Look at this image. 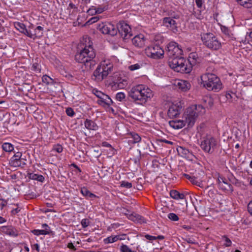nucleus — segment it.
Wrapping results in <instances>:
<instances>
[{
    "instance_id": "19",
    "label": "nucleus",
    "mask_w": 252,
    "mask_h": 252,
    "mask_svg": "<svg viewBox=\"0 0 252 252\" xmlns=\"http://www.w3.org/2000/svg\"><path fill=\"white\" fill-rule=\"evenodd\" d=\"M1 230L3 233L12 237H16L19 234V231L12 226H3Z\"/></svg>"
},
{
    "instance_id": "47",
    "label": "nucleus",
    "mask_w": 252,
    "mask_h": 252,
    "mask_svg": "<svg viewBox=\"0 0 252 252\" xmlns=\"http://www.w3.org/2000/svg\"><path fill=\"white\" fill-rule=\"evenodd\" d=\"M223 239L224 241V243L223 245L225 247H229L231 246L232 242H231V240L228 237L224 236L223 237Z\"/></svg>"
},
{
    "instance_id": "24",
    "label": "nucleus",
    "mask_w": 252,
    "mask_h": 252,
    "mask_svg": "<svg viewBox=\"0 0 252 252\" xmlns=\"http://www.w3.org/2000/svg\"><path fill=\"white\" fill-rule=\"evenodd\" d=\"M188 192L180 193L176 190H171L170 191V196L175 199H183L185 198L186 195H188Z\"/></svg>"
},
{
    "instance_id": "58",
    "label": "nucleus",
    "mask_w": 252,
    "mask_h": 252,
    "mask_svg": "<svg viewBox=\"0 0 252 252\" xmlns=\"http://www.w3.org/2000/svg\"><path fill=\"white\" fill-rule=\"evenodd\" d=\"M203 0H195V3L198 7L200 8L202 7Z\"/></svg>"
},
{
    "instance_id": "23",
    "label": "nucleus",
    "mask_w": 252,
    "mask_h": 252,
    "mask_svg": "<svg viewBox=\"0 0 252 252\" xmlns=\"http://www.w3.org/2000/svg\"><path fill=\"white\" fill-rule=\"evenodd\" d=\"M102 74H103V70L99 66H98L93 74L94 79L97 82L102 81L106 78L105 76H103Z\"/></svg>"
},
{
    "instance_id": "61",
    "label": "nucleus",
    "mask_w": 252,
    "mask_h": 252,
    "mask_svg": "<svg viewBox=\"0 0 252 252\" xmlns=\"http://www.w3.org/2000/svg\"><path fill=\"white\" fill-rule=\"evenodd\" d=\"M160 141H161V142H164L165 143H167V144H170V145H172L173 144L172 142L170 141H168V140H167L166 139H161V140H160Z\"/></svg>"
},
{
    "instance_id": "20",
    "label": "nucleus",
    "mask_w": 252,
    "mask_h": 252,
    "mask_svg": "<svg viewBox=\"0 0 252 252\" xmlns=\"http://www.w3.org/2000/svg\"><path fill=\"white\" fill-rule=\"evenodd\" d=\"M43 28L41 26H37L34 30V32H32L30 30L29 31V37L35 39L36 38H39L43 35Z\"/></svg>"
},
{
    "instance_id": "40",
    "label": "nucleus",
    "mask_w": 252,
    "mask_h": 252,
    "mask_svg": "<svg viewBox=\"0 0 252 252\" xmlns=\"http://www.w3.org/2000/svg\"><path fill=\"white\" fill-rule=\"evenodd\" d=\"M125 97V94L122 92L118 93L116 95V99L119 101H122Z\"/></svg>"
},
{
    "instance_id": "41",
    "label": "nucleus",
    "mask_w": 252,
    "mask_h": 252,
    "mask_svg": "<svg viewBox=\"0 0 252 252\" xmlns=\"http://www.w3.org/2000/svg\"><path fill=\"white\" fill-rule=\"evenodd\" d=\"M121 187L126 188V189H130L132 188V184L125 181H122L121 183Z\"/></svg>"
},
{
    "instance_id": "2",
    "label": "nucleus",
    "mask_w": 252,
    "mask_h": 252,
    "mask_svg": "<svg viewBox=\"0 0 252 252\" xmlns=\"http://www.w3.org/2000/svg\"><path fill=\"white\" fill-rule=\"evenodd\" d=\"M152 91L145 85L139 84L132 87L128 92V96L134 102L143 104L153 96Z\"/></svg>"
},
{
    "instance_id": "53",
    "label": "nucleus",
    "mask_w": 252,
    "mask_h": 252,
    "mask_svg": "<svg viewBox=\"0 0 252 252\" xmlns=\"http://www.w3.org/2000/svg\"><path fill=\"white\" fill-rule=\"evenodd\" d=\"M247 209L248 212L252 216V200L248 204Z\"/></svg>"
},
{
    "instance_id": "54",
    "label": "nucleus",
    "mask_w": 252,
    "mask_h": 252,
    "mask_svg": "<svg viewBox=\"0 0 252 252\" xmlns=\"http://www.w3.org/2000/svg\"><path fill=\"white\" fill-rule=\"evenodd\" d=\"M42 227L43 228V230H46L48 231V234L50 233V229L49 226L46 223H43L42 224Z\"/></svg>"
},
{
    "instance_id": "7",
    "label": "nucleus",
    "mask_w": 252,
    "mask_h": 252,
    "mask_svg": "<svg viewBox=\"0 0 252 252\" xmlns=\"http://www.w3.org/2000/svg\"><path fill=\"white\" fill-rule=\"evenodd\" d=\"M203 44L208 48L217 50L221 47V43L212 33L207 32L201 34Z\"/></svg>"
},
{
    "instance_id": "44",
    "label": "nucleus",
    "mask_w": 252,
    "mask_h": 252,
    "mask_svg": "<svg viewBox=\"0 0 252 252\" xmlns=\"http://www.w3.org/2000/svg\"><path fill=\"white\" fill-rule=\"evenodd\" d=\"M168 218L173 221H177L179 220L178 216L173 213H170L168 215Z\"/></svg>"
},
{
    "instance_id": "52",
    "label": "nucleus",
    "mask_w": 252,
    "mask_h": 252,
    "mask_svg": "<svg viewBox=\"0 0 252 252\" xmlns=\"http://www.w3.org/2000/svg\"><path fill=\"white\" fill-rule=\"evenodd\" d=\"M99 19V17L98 16L93 17L88 21V23H89L90 24H93L98 21Z\"/></svg>"
},
{
    "instance_id": "21",
    "label": "nucleus",
    "mask_w": 252,
    "mask_h": 252,
    "mask_svg": "<svg viewBox=\"0 0 252 252\" xmlns=\"http://www.w3.org/2000/svg\"><path fill=\"white\" fill-rule=\"evenodd\" d=\"M14 26L21 33L29 36L30 30L26 28L24 24L19 22H16L14 23Z\"/></svg>"
},
{
    "instance_id": "27",
    "label": "nucleus",
    "mask_w": 252,
    "mask_h": 252,
    "mask_svg": "<svg viewBox=\"0 0 252 252\" xmlns=\"http://www.w3.org/2000/svg\"><path fill=\"white\" fill-rule=\"evenodd\" d=\"M190 59H192L191 61L190 60V65L191 67H192L197 63H199L200 59L198 58L197 54L195 52L190 53Z\"/></svg>"
},
{
    "instance_id": "60",
    "label": "nucleus",
    "mask_w": 252,
    "mask_h": 252,
    "mask_svg": "<svg viewBox=\"0 0 252 252\" xmlns=\"http://www.w3.org/2000/svg\"><path fill=\"white\" fill-rule=\"evenodd\" d=\"M33 249H35L38 252H39V246L38 244H35L32 246Z\"/></svg>"
},
{
    "instance_id": "39",
    "label": "nucleus",
    "mask_w": 252,
    "mask_h": 252,
    "mask_svg": "<svg viewBox=\"0 0 252 252\" xmlns=\"http://www.w3.org/2000/svg\"><path fill=\"white\" fill-rule=\"evenodd\" d=\"M121 252H135L131 250L127 245L122 244L120 247Z\"/></svg>"
},
{
    "instance_id": "55",
    "label": "nucleus",
    "mask_w": 252,
    "mask_h": 252,
    "mask_svg": "<svg viewBox=\"0 0 252 252\" xmlns=\"http://www.w3.org/2000/svg\"><path fill=\"white\" fill-rule=\"evenodd\" d=\"M95 94L98 98H99V100H100L105 94L100 91H96Z\"/></svg>"
},
{
    "instance_id": "50",
    "label": "nucleus",
    "mask_w": 252,
    "mask_h": 252,
    "mask_svg": "<svg viewBox=\"0 0 252 252\" xmlns=\"http://www.w3.org/2000/svg\"><path fill=\"white\" fill-rule=\"evenodd\" d=\"M66 114L70 117H72L75 114V113L73 110L71 108H67L66 109Z\"/></svg>"
},
{
    "instance_id": "15",
    "label": "nucleus",
    "mask_w": 252,
    "mask_h": 252,
    "mask_svg": "<svg viewBox=\"0 0 252 252\" xmlns=\"http://www.w3.org/2000/svg\"><path fill=\"white\" fill-rule=\"evenodd\" d=\"M218 186L220 189L223 191L232 192L233 191L232 186L229 184L227 180L222 177H219L218 180Z\"/></svg>"
},
{
    "instance_id": "56",
    "label": "nucleus",
    "mask_w": 252,
    "mask_h": 252,
    "mask_svg": "<svg viewBox=\"0 0 252 252\" xmlns=\"http://www.w3.org/2000/svg\"><path fill=\"white\" fill-rule=\"evenodd\" d=\"M145 237L148 240L150 241H154L157 240V238H156V236H151L150 235H146Z\"/></svg>"
},
{
    "instance_id": "59",
    "label": "nucleus",
    "mask_w": 252,
    "mask_h": 252,
    "mask_svg": "<svg viewBox=\"0 0 252 252\" xmlns=\"http://www.w3.org/2000/svg\"><path fill=\"white\" fill-rule=\"evenodd\" d=\"M67 247L68 248H69L70 249H71L73 251H75L76 250V248H75V247L74 246L73 244L72 243H69L68 244H67Z\"/></svg>"
},
{
    "instance_id": "46",
    "label": "nucleus",
    "mask_w": 252,
    "mask_h": 252,
    "mask_svg": "<svg viewBox=\"0 0 252 252\" xmlns=\"http://www.w3.org/2000/svg\"><path fill=\"white\" fill-rule=\"evenodd\" d=\"M81 224L83 228H86L90 224V221L88 219H84L82 220Z\"/></svg>"
},
{
    "instance_id": "25",
    "label": "nucleus",
    "mask_w": 252,
    "mask_h": 252,
    "mask_svg": "<svg viewBox=\"0 0 252 252\" xmlns=\"http://www.w3.org/2000/svg\"><path fill=\"white\" fill-rule=\"evenodd\" d=\"M84 126L85 127L92 130H96L98 128V126L96 123L93 121L89 119H86L84 122Z\"/></svg>"
},
{
    "instance_id": "42",
    "label": "nucleus",
    "mask_w": 252,
    "mask_h": 252,
    "mask_svg": "<svg viewBox=\"0 0 252 252\" xmlns=\"http://www.w3.org/2000/svg\"><path fill=\"white\" fill-rule=\"evenodd\" d=\"M225 96L227 100L232 101L233 96H236V94L231 91H228L226 93Z\"/></svg>"
},
{
    "instance_id": "18",
    "label": "nucleus",
    "mask_w": 252,
    "mask_h": 252,
    "mask_svg": "<svg viewBox=\"0 0 252 252\" xmlns=\"http://www.w3.org/2000/svg\"><path fill=\"white\" fill-rule=\"evenodd\" d=\"M163 25L173 32L177 31L175 21L170 17H165L163 19Z\"/></svg>"
},
{
    "instance_id": "6",
    "label": "nucleus",
    "mask_w": 252,
    "mask_h": 252,
    "mask_svg": "<svg viewBox=\"0 0 252 252\" xmlns=\"http://www.w3.org/2000/svg\"><path fill=\"white\" fill-rule=\"evenodd\" d=\"M191 167L192 172H190V182L198 187L202 186V178L204 175V173L202 171L201 165L195 162L190 163V168Z\"/></svg>"
},
{
    "instance_id": "9",
    "label": "nucleus",
    "mask_w": 252,
    "mask_h": 252,
    "mask_svg": "<svg viewBox=\"0 0 252 252\" xmlns=\"http://www.w3.org/2000/svg\"><path fill=\"white\" fill-rule=\"evenodd\" d=\"M217 145V140L211 136L204 138L200 144L201 148L205 152L212 153L216 148Z\"/></svg>"
},
{
    "instance_id": "14",
    "label": "nucleus",
    "mask_w": 252,
    "mask_h": 252,
    "mask_svg": "<svg viewBox=\"0 0 252 252\" xmlns=\"http://www.w3.org/2000/svg\"><path fill=\"white\" fill-rule=\"evenodd\" d=\"M148 41V39L142 34L136 35L132 39V44L138 48L144 47Z\"/></svg>"
},
{
    "instance_id": "30",
    "label": "nucleus",
    "mask_w": 252,
    "mask_h": 252,
    "mask_svg": "<svg viewBox=\"0 0 252 252\" xmlns=\"http://www.w3.org/2000/svg\"><path fill=\"white\" fill-rule=\"evenodd\" d=\"M81 193L86 198H93L96 197L94 194L91 192L86 188L85 187L81 189Z\"/></svg>"
},
{
    "instance_id": "29",
    "label": "nucleus",
    "mask_w": 252,
    "mask_h": 252,
    "mask_svg": "<svg viewBox=\"0 0 252 252\" xmlns=\"http://www.w3.org/2000/svg\"><path fill=\"white\" fill-rule=\"evenodd\" d=\"M28 176L30 179L37 180L43 182L44 181V177L41 175H38L33 173H29Z\"/></svg>"
},
{
    "instance_id": "51",
    "label": "nucleus",
    "mask_w": 252,
    "mask_h": 252,
    "mask_svg": "<svg viewBox=\"0 0 252 252\" xmlns=\"http://www.w3.org/2000/svg\"><path fill=\"white\" fill-rule=\"evenodd\" d=\"M7 204V201L2 199L0 198V210H2L4 206L6 205Z\"/></svg>"
},
{
    "instance_id": "13",
    "label": "nucleus",
    "mask_w": 252,
    "mask_h": 252,
    "mask_svg": "<svg viewBox=\"0 0 252 252\" xmlns=\"http://www.w3.org/2000/svg\"><path fill=\"white\" fill-rule=\"evenodd\" d=\"M182 107L180 102L172 103L169 106L167 115L170 119L177 117L180 114Z\"/></svg>"
},
{
    "instance_id": "37",
    "label": "nucleus",
    "mask_w": 252,
    "mask_h": 252,
    "mask_svg": "<svg viewBox=\"0 0 252 252\" xmlns=\"http://www.w3.org/2000/svg\"><path fill=\"white\" fill-rule=\"evenodd\" d=\"M117 239L116 236H111L105 238L103 241L105 244H108L117 241Z\"/></svg>"
},
{
    "instance_id": "12",
    "label": "nucleus",
    "mask_w": 252,
    "mask_h": 252,
    "mask_svg": "<svg viewBox=\"0 0 252 252\" xmlns=\"http://www.w3.org/2000/svg\"><path fill=\"white\" fill-rule=\"evenodd\" d=\"M22 154L21 152H17L10 158L9 165L13 167H24L26 164V159L22 158Z\"/></svg>"
},
{
    "instance_id": "62",
    "label": "nucleus",
    "mask_w": 252,
    "mask_h": 252,
    "mask_svg": "<svg viewBox=\"0 0 252 252\" xmlns=\"http://www.w3.org/2000/svg\"><path fill=\"white\" fill-rule=\"evenodd\" d=\"M94 152L96 153L95 155L96 158H99L101 156V153H98V150H94Z\"/></svg>"
},
{
    "instance_id": "57",
    "label": "nucleus",
    "mask_w": 252,
    "mask_h": 252,
    "mask_svg": "<svg viewBox=\"0 0 252 252\" xmlns=\"http://www.w3.org/2000/svg\"><path fill=\"white\" fill-rule=\"evenodd\" d=\"M117 239V241L118 240H123L126 239V235L122 234V235H116Z\"/></svg>"
},
{
    "instance_id": "38",
    "label": "nucleus",
    "mask_w": 252,
    "mask_h": 252,
    "mask_svg": "<svg viewBox=\"0 0 252 252\" xmlns=\"http://www.w3.org/2000/svg\"><path fill=\"white\" fill-rule=\"evenodd\" d=\"M32 232L36 236L48 234V231L46 230H43V229H34L32 230Z\"/></svg>"
},
{
    "instance_id": "64",
    "label": "nucleus",
    "mask_w": 252,
    "mask_h": 252,
    "mask_svg": "<svg viewBox=\"0 0 252 252\" xmlns=\"http://www.w3.org/2000/svg\"><path fill=\"white\" fill-rule=\"evenodd\" d=\"M75 7H76L75 5L73 3H70L69 4L68 8H69L70 9H73V8H75Z\"/></svg>"
},
{
    "instance_id": "16",
    "label": "nucleus",
    "mask_w": 252,
    "mask_h": 252,
    "mask_svg": "<svg viewBox=\"0 0 252 252\" xmlns=\"http://www.w3.org/2000/svg\"><path fill=\"white\" fill-rule=\"evenodd\" d=\"M125 212H123V213H124L127 216V218L133 221H135V222H139V223H145V222H146L144 217H143L142 216L138 215V214H137L136 213H132L131 214H129L128 213H129V211L127 210H125Z\"/></svg>"
},
{
    "instance_id": "33",
    "label": "nucleus",
    "mask_w": 252,
    "mask_h": 252,
    "mask_svg": "<svg viewBox=\"0 0 252 252\" xmlns=\"http://www.w3.org/2000/svg\"><path fill=\"white\" fill-rule=\"evenodd\" d=\"M2 149L6 152H12L14 150L13 145L10 143H4L2 145Z\"/></svg>"
},
{
    "instance_id": "10",
    "label": "nucleus",
    "mask_w": 252,
    "mask_h": 252,
    "mask_svg": "<svg viewBox=\"0 0 252 252\" xmlns=\"http://www.w3.org/2000/svg\"><path fill=\"white\" fill-rule=\"evenodd\" d=\"M98 29L103 34L114 36L118 32L117 27L110 23H101L98 26Z\"/></svg>"
},
{
    "instance_id": "34",
    "label": "nucleus",
    "mask_w": 252,
    "mask_h": 252,
    "mask_svg": "<svg viewBox=\"0 0 252 252\" xmlns=\"http://www.w3.org/2000/svg\"><path fill=\"white\" fill-rule=\"evenodd\" d=\"M131 138H132V140H130V142H131L132 144H135L136 143L139 142L141 138L140 136L136 133H131Z\"/></svg>"
},
{
    "instance_id": "28",
    "label": "nucleus",
    "mask_w": 252,
    "mask_h": 252,
    "mask_svg": "<svg viewBox=\"0 0 252 252\" xmlns=\"http://www.w3.org/2000/svg\"><path fill=\"white\" fill-rule=\"evenodd\" d=\"M113 103V101L111 98L106 94H104L103 97L101 98L100 100H98V103L99 104H102V103L104 104H106L108 106L111 105Z\"/></svg>"
},
{
    "instance_id": "3",
    "label": "nucleus",
    "mask_w": 252,
    "mask_h": 252,
    "mask_svg": "<svg viewBox=\"0 0 252 252\" xmlns=\"http://www.w3.org/2000/svg\"><path fill=\"white\" fill-rule=\"evenodd\" d=\"M95 56V53L92 45L89 44L75 55V59L78 63H83L86 69L90 70L96 64V63L94 59Z\"/></svg>"
},
{
    "instance_id": "35",
    "label": "nucleus",
    "mask_w": 252,
    "mask_h": 252,
    "mask_svg": "<svg viewBox=\"0 0 252 252\" xmlns=\"http://www.w3.org/2000/svg\"><path fill=\"white\" fill-rule=\"evenodd\" d=\"M42 81L46 85L53 84L54 82L53 79L47 75H44L42 76Z\"/></svg>"
},
{
    "instance_id": "48",
    "label": "nucleus",
    "mask_w": 252,
    "mask_h": 252,
    "mask_svg": "<svg viewBox=\"0 0 252 252\" xmlns=\"http://www.w3.org/2000/svg\"><path fill=\"white\" fill-rule=\"evenodd\" d=\"M15 205L17 207L16 208L13 209L11 210V215L12 216H15V215L18 214L20 211V209L18 206V204H17Z\"/></svg>"
},
{
    "instance_id": "43",
    "label": "nucleus",
    "mask_w": 252,
    "mask_h": 252,
    "mask_svg": "<svg viewBox=\"0 0 252 252\" xmlns=\"http://www.w3.org/2000/svg\"><path fill=\"white\" fill-rule=\"evenodd\" d=\"M53 150L58 153H61L63 150V148L61 145L56 144L53 146Z\"/></svg>"
},
{
    "instance_id": "17",
    "label": "nucleus",
    "mask_w": 252,
    "mask_h": 252,
    "mask_svg": "<svg viewBox=\"0 0 252 252\" xmlns=\"http://www.w3.org/2000/svg\"><path fill=\"white\" fill-rule=\"evenodd\" d=\"M103 70V74L106 77L111 72L113 69V64L109 61L102 62L99 65Z\"/></svg>"
},
{
    "instance_id": "1",
    "label": "nucleus",
    "mask_w": 252,
    "mask_h": 252,
    "mask_svg": "<svg viewBox=\"0 0 252 252\" xmlns=\"http://www.w3.org/2000/svg\"><path fill=\"white\" fill-rule=\"evenodd\" d=\"M166 52L169 57L168 65L175 71L182 73H189V69L187 64H185V60L180 57L182 53L177 43L170 42L167 45Z\"/></svg>"
},
{
    "instance_id": "11",
    "label": "nucleus",
    "mask_w": 252,
    "mask_h": 252,
    "mask_svg": "<svg viewBox=\"0 0 252 252\" xmlns=\"http://www.w3.org/2000/svg\"><path fill=\"white\" fill-rule=\"evenodd\" d=\"M117 29L124 40L130 38L132 35L130 26L125 22H120L117 26Z\"/></svg>"
},
{
    "instance_id": "8",
    "label": "nucleus",
    "mask_w": 252,
    "mask_h": 252,
    "mask_svg": "<svg viewBox=\"0 0 252 252\" xmlns=\"http://www.w3.org/2000/svg\"><path fill=\"white\" fill-rule=\"evenodd\" d=\"M144 52L146 55L151 59L158 60L164 57V50L156 44L148 46L145 49Z\"/></svg>"
},
{
    "instance_id": "63",
    "label": "nucleus",
    "mask_w": 252,
    "mask_h": 252,
    "mask_svg": "<svg viewBox=\"0 0 252 252\" xmlns=\"http://www.w3.org/2000/svg\"><path fill=\"white\" fill-rule=\"evenodd\" d=\"M6 221V219L0 216V224L3 223Z\"/></svg>"
},
{
    "instance_id": "49",
    "label": "nucleus",
    "mask_w": 252,
    "mask_h": 252,
    "mask_svg": "<svg viewBox=\"0 0 252 252\" xmlns=\"http://www.w3.org/2000/svg\"><path fill=\"white\" fill-rule=\"evenodd\" d=\"M88 12L89 14L94 15L97 14L96 10V6H92L88 10Z\"/></svg>"
},
{
    "instance_id": "32",
    "label": "nucleus",
    "mask_w": 252,
    "mask_h": 252,
    "mask_svg": "<svg viewBox=\"0 0 252 252\" xmlns=\"http://www.w3.org/2000/svg\"><path fill=\"white\" fill-rule=\"evenodd\" d=\"M241 5L247 8H250L252 6V0H236Z\"/></svg>"
},
{
    "instance_id": "36",
    "label": "nucleus",
    "mask_w": 252,
    "mask_h": 252,
    "mask_svg": "<svg viewBox=\"0 0 252 252\" xmlns=\"http://www.w3.org/2000/svg\"><path fill=\"white\" fill-rule=\"evenodd\" d=\"M107 9L108 6L106 4L98 5L96 6V10L97 14L102 13L103 12L107 10Z\"/></svg>"
},
{
    "instance_id": "4",
    "label": "nucleus",
    "mask_w": 252,
    "mask_h": 252,
    "mask_svg": "<svg viewBox=\"0 0 252 252\" xmlns=\"http://www.w3.org/2000/svg\"><path fill=\"white\" fill-rule=\"evenodd\" d=\"M202 105H193L190 106V126L193 125L199 116L205 113V108L211 109L214 105L213 98L210 95L202 97Z\"/></svg>"
},
{
    "instance_id": "26",
    "label": "nucleus",
    "mask_w": 252,
    "mask_h": 252,
    "mask_svg": "<svg viewBox=\"0 0 252 252\" xmlns=\"http://www.w3.org/2000/svg\"><path fill=\"white\" fill-rule=\"evenodd\" d=\"M170 126L175 129H179L182 128L185 125L183 121L181 120H172L169 122Z\"/></svg>"
},
{
    "instance_id": "5",
    "label": "nucleus",
    "mask_w": 252,
    "mask_h": 252,
    "mask_svg": "<svg viewBox=\"0 0 252 252\" xmlns=\"http://www.w3.org/2000/svg\"><path fill=\"white\" fill-rule=\"evenodd\" d=\"M202 84L208 91L218 92L222 89L220 79L215 74L206 73L201 77Z\"/></svg>"
},
{
    "instance_id": "22",
    "label": "nucleus",
    "mask_w": 252,
    "mask_h": 252,
    "mask_svg": "<svg viewBox=\"0 0 252 252\" xmlns=\"http://www.w3.org/2000/svg\"><path fill=\"white\" fill-rule=\"evenodd\" d=\"M188 82L184 80H176L174 82V85L178 87L182 92H187L188 90Z\"/></svg>"
},
{
    "instance_id": "45",
    "label": "nucleus",
    "mask_w": 252,
    "mask_h": 252,
    "mask_svg": "<svg viewBox=\"0 0 252 252\" xmlns=\"http://www.w3.org/2000/svg\"><path fill=\"white\" fill-rule=\"evenodd\" d=\"M141 67V65L139 63L132 64L128 67V69L131 71H134L139 69Z\"/></svg>"
},
{
    "instance_id": "31",
    "label": "nucleus",
    "mask_w": 252,
    "mask_h": 252,
    "mask_svg": "<svg viewBox=\"0 0 252 252\" xmlns=\"http://www.w3.org/2000/svg\"><path fill=\"white\" fill-rule=\"evenodd\" d=\"M127 85V81L126 79L119 80L115 84L116 88L120 89H124Z\"/></svg>"
}]
</instances>
